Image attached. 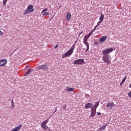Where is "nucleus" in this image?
Returning a JSON list of instances; mask_svg holds the SVG:
<instances>
[{
    "mask_svg": "<svg viewBox=\"0 0 131 131\" xmlns=\"http://www.w3.org/2000/svg\"><path fill=\"white\" fill-rule=\"evenodd\" d=\"M58 47H59V45H56L55 46L54 48H55V49H57V48H58Z\"/></svg>",
    "mask_w": 131,
    "mask_h": 131,
    "instance_id": "nucleus-34",
    "label": "nucleus"
},
{
    "mask_svg": "<svg viewBox=\"0 0 131 131\" xmlns=\"http://www.w3.org/2000/svg\"><path fill=\"white\" fill-rule=\"evenodd\" d=\"M72 52L69 50L64 54L62 55V58H66V57H69L70 56H71V55H72Z\"/></svg>",
    "mask_w": 131,
    "mask_h": 131,
    "instance_id": "nucleus-8",
    "label": "nucleus"
},
{
    "mask_svg": "<svg viewBox=\"0 0 131 131\" xmlns=\"http://www.w3.org/2000/svg\"><path fill=\"white\" fill-rule=\"evenodd\" d=\"M98 43H99L98 41H96L94 42V45H98Z\"/></svg>",
    "mask_w": 131,
    "mask_h": 131,
    "instance_id": "nucleus-31",
    "label": "nucleus"
},
{
    "mask_svg": "<svg viewBox=\"0 0 131 131\" xmlns=\"http://www.w3.org/2000/svg\"><path fill=\"white\" fill-rule=\"evenodd\" d=\"M96 103V104L94 105V107H93V108L94 109H96L98 107V106H99V104H100V101H97Z\"/></svg>",
    "mask_w": 131,
    "mask_h": 131,
    "instance_id": "nucleus-16",
    "label": "nucleus"
},
{
    "mask_svg": "<svg viewBox=\"0 0 131 131\" xmlns=\"http://www.w3.org/2000/svg\"><path fill=\"white\" fill-rule=\"evenodd\" d=\"M106 127H107V124H105L103 126L100 127L97 131H102V130H104V129H105V128H106Z\"/></svg>",
    "mask_w": 131,
    "mask_h": 131,
    "instance_id": "nucleus-14",
    "label": "nucleus"
},
{
    "mask_svg": "<svg viewBox=\"0 0 131 131\" xmlns=\"http://www.w3.org/2000/svg\"><path fill=\"white\" fill-rule=\"evenodd\" d=\"M84 64V59H78L74 61V65H81Z\"/></svg>",
    "mask_w": 131,
    "mask_h": 131,
    "instance_id": "nucleus-4",
    "label": "nucleus"
},
{
    "mask_svg": "<svg viewBox=\"0 0 131 131\" xmlns=\"http://www.w3.org/2000/svg\"><path fill=\"white\" fill-rule=\"evenodd\" d=\"M34 11V9H33V5H30L28 6L26 9L25 13H24V16L25 15H27V14H30V13H32Z\"/></svg>",
    "mask_w": 131,
    "mask_h": 131,
    "instance_id": "nucleus-1",
    "label": "nucleus"
},
{
    "mask_svg": "<svg viewBox=\"0 0 131 131\" xmlns=\"http://www.w3.org/2000/svg\"><path fill=\"white\" fill-rule=\"evenodd\" d=\"M48 122H49V119L44 121L42 123H41V125H46L48 124Z\"/></svg>",
    "mask_w": 131,
    "mask_h": 131,
    "instance_id": "nucleus-21",
    "label": "nucleus"
},
{
    "mask_svg": "<svg viewBox=\"0 0 131 131\" xmlns=\"http://www.w3.org/2000/svg\"><path fill=\"white\" fill-rule=\"evenodd\" d=\"M50 15V13L49 12H44L43 14H42V16H47Z\"/></svg>",
    "mask_w": 131,
    "mask_h": 131,
    "instance_id": "nucleus-24",
    "label": "nucleus"
},
{
    "mask_svg": "<svg viewBox=\"0 0 131 131\" xmlns=\"http://www.w3.org/2000/svg\"><path fill=\"white\" fill-rule=\"evenodd\" d=\"M96 112H97V110L96 108L91 109V114L90 117H94L96 115Z\"/></svg>",
    "mask_w": 131,
    "mask_h": 131,
    "instance_id": "nucleus-9",
    "label": "nucleus"
},
{
    "mask_svg": "<svg viewBox=\"0 0 131 131\" xmlns=\"http://www.w3.org/2000/svg\"><path fill=\"white\" fill-rule=\"evenodd\" d=\"M48 68H49V67H48V66H47V65L43 64V65L39 66L37 67V70H45L46 71H47V70H48Z\"/></svg>",
    "mask_w": 131,
    "mask_h": 131,
    "instance_id": "nucleus-6",
    "label": "nucleus"
},
{
    "mask_svg": "<svg viewBox=\"0 0 131 131\" xmlns=\"http://www.w3.org/2000/svg\"><path fill=\"white\" fill-rule=\"evenodd\" d=\"M74 49H75V43H74L73 45V46L71 47V48L69 50L71 51L72 53H73V51L74 50Z\"/></svg>",
    "mask_w": 131,
    "mask_h": 131,
    "instance_id": "nucleus-17",
    "label": "nucleus"
},
{
    "mask_svg": "<svg viewBox=\"0 0 131 131\" xmlns=\"http://www.w3.org/2000/svg\"><path fill=\"white\" fill-rule=\"evenodd\" d=\"M6 64H7L6 59H2L0 60V66L4 67V66H5Z\"/></svg>",
    "mask_w": 131,
    "mask_h": 131,
    "instance_id": "nucleus-10",
    "label": "nucleus"
},
{
    "mask_svg": "<svg viewBox=\"0 0 131 131\" xmlns=\"http://www.w3.org/2000/svg\"><path fill=\"white\" fill-rule=\"evenodd\" d=\"M91 107H93V104L91 103H88L85 105V109H89L91 108Z\"/></svg>",
    "mask_w": 131,
    "mask_h": 131,
    "instance_id": "nucleus-13",
    "label": "nucleus"
},
{
    "mask_svg": "<svg viewBox=\"0 0 131 131\" xmlns=\"http://www.w3.org/2000/svg\"><path fill=\"white\" fill-rule=\"evenodd\" d=\"M92 34H93V32L91 31L88 35L85 36H88V37L89 38V37L91 36V35H92Z\"/></svg>",
    "mask_w": 131,
    "mask_h": 131,
    "instance_id": "nucleus-23",
    "label": "nucleus"
},
{
    "mask_svg": "<svg viewBox=\"0 0 131 131\" xmlns=\"http://www.w3.org/2000/svg\"><path fill=\"white\" fill-rule=\"evenodd\" d=\"M70 18H71V14L68 13L67 15V21H69L70 20Z\"/></svg>",
    "mask_w": 131,
    "mask_h": 131,
    "instance_id": "nucleus-18",
    "label": "nucleus"
},
{
    "mask_svg": "<svg viewBox=\"0 0 131 131\" xmlns=\"http://www.w3.org/2000/svg\"><path fill=\"white\" fill-rule=\"evenodd\" d=\"M82 32H81V33H80V34H82Z\"/></svg>",
    "mask_w": 131,
    "mask_h": 131,
    "instance_id": "nucleus-38",
    "label": "nucleus"
},
{
    "mask_svg": "<svg viewBox=\"0 0 131 131\" xmlns=\"http://www.w3.org/2000/svg\"><path fill=\"white\" fill-rule=\"evenodd\" d=\"M115 106V104H114V103L109 102L106 104V107H107L108 109H110V110H111V109H112V108Z\"/></svg>",
    "mask_w": 131,
    "mask_h": 131,
    "instance_id": "nucleus-7",
    "label": "nucleus"
},
{
    "mask_svg": "<svg viewBox=\"0 0 131 131\" xmlns=\"http://www.w3.org/2000/svg\"><path fill=\"white\" fill-rule=\"evenodd\" d=\"M55 112H57V108H55V111L54 112V113H55Z\"/></svg>",
    "mask_w": 131,
    "mask_h": 131,
    "instance_id": "nucleus-35",
    "label": "nucleus"
},
{
    "mask_svg": "<svg viewBox=\"0 0 131 131\" xmlns=\"http://www.w3.org/2000/svg\"><path fill=\"white\" fill-rule=\"evenodd\" d=\"M125 80H126V76H125V77L123 78V79H122V82L120 83V85L122 86V84H123V83H124Z\"/></svg>",
    "mask_w": 131,
    "mask_h": 131,
    "instance_id": "nucleus-19",
    "label": "nucleus"
},
{
    "mask_svg": "<svg viewBox=\"0 0 131 131\" xmlns=\"http://www.w3.org/2000/svg\"><path fill=\"white\" fill-rule=\"evenodd\" d=\"M101 23H102V21H101V20H99L98 23L97 25H96L95 26H96L97 27H98V26H99L100 25V24H101Z\"/></svg>",
    "mask_w": 131,
    "mask_h": 131,
    "instance_id": "nucleus-27",
    "label": "nucleus"
},
{
    "mask_svg": "<svg viewBox=\"0 0 131 131\" xmlns=\"http://www.w3.org/2000/svg\"><path fill=\"white\" fill-rule=\"evenodd\" d=\"M47 11H48V8L44 9L42 10L41 13V14H42L43 13L47 12Z\"/></svg>",
    "mask_w": 131,
    "mask_h": 131,
    "instance_id": "nucleus-25",
    "label": "nucleus"
},
{
    "mask_svg": "<svg viewBox=\"0 0 131 131\" xmlns=\"http://www.w3.org/2000/svg\"><path fill=\"white\" fill-rule=\"evenodd\" d=\"M88 39H89V38L86 36L84 37L83 42L85 46L86 47V49L85 50V52H88L89 50H90V45L89 44V42H88Z\"/></svg>",
    "mask_w": 131,
    "mask_h": 131,
    "instance_id": "nucleus-5",
    "label": "nucleus"
},
{
    "mask_svg": "<svg viewBox=\"0 0 131 131\" xmlns=\"http://www.w3.org/2000/svg\"><path fill=\"white\" fill-rule=\"evenodd\" d=\"M99 20L101 22H103V20H104V14H101L100 17H99Z\"/></svg>",
    "mask_w": 131,
    "mask_h": 131,
    "instance_id": "nucleus-20",
    "label": "nucleus"
},
{
    "mask_svg": "<svg viewBox=\"0 0 131 131\" xmlns=\"http://www.w3.org/2000/svg\"><path fill=\"white\" fill-rule=\"evenodd\" d=\"M114 50V49L112 48H110L106 50H104L102 51V55H103V56H109V54H110V53H112Z\"/></svg>",
    "mask_w": 131,
    "mask_h": 131,
    "instance_id": "nucleus-2",
    "label": "nucleus"
},
{
    "mask_svg": "<svg viewBox=\"0 0 131 131\" xmlns=\"http://www.w3.org/2000/svg\"><path fill=\"white\" fill-rule=\"evenodd\" d=\"M66 91V92H73V91H74V88L67 87Z\"/></svg>",
    "mask_w": 131,
    "mask_h": 131,
    "instance_id": "nucleus-15",
    "label": "nucleus"
},
{
    "mask_svg": "<svg viewBox=\"0 0 131 131\" xmlns=\"http://www.w3.org/2000/svg\"><path fill=\"white\" fill-rule=\"evenodd\" d=\"M97 115H101V113L100 112L97 113Z\"/></svg>",
    "mask_w": 131,
    "mask_h": 131,
    "instance_id": "nucleus-36",
    "label": "nucleus"
},
{
    "mask_svg": "<svg viewBox=\"0 0 131 131\" xmlns=\"http://www.w3.org/2000/svg\"><path fill=\"white\" fill-rule=\"evenodd\" d=\"M7 2H8V0H4L3 1V4L4 5V6H6V4H7Z\"/></svg>",
    "mask_w": 131,
    "mask_h": 131,
    "instance_id": "nucleus-26",
    "label": "nucleus"
},
{
    "mask_svg": "<svg viewBox=\"0 0 131 131\" xmlns=\"http://www.w3.org/2000/svg\"><path fill=\"white\" fill-rule=\"evenodd\" d=\"M3 34H4V33L0 30V35H3Z\"/></svg>",
    "mask_w": 131,
    "mask_h": 131,
    "instance_id": "nucleus-30",
    "label": "nucleus"
},
{
    "mask_svg": "<svg viewBox=\"0 0 131 131\" xmlns=\"http://www.w3.org/2000/svg\"><path fill=\"white\" fill-rule=\"evenodd\" d=\"M106 39H107V36H104L101 37L100 38H99V41L100 42H104V41H105V40H106Z\"/></svg>",
    "mask_w": 131,
    "mask_h": 131,
    "instance_id": "nucleus-12",
    "label": "nucleus"
},
{
    "mask_svg": "<svg viewBox=\"0 0 131 131\" xmlns=\"http://www.w3.org/2000/svg\"><path fill=\"white\" fill-rule=\"evenodd\" d=\"M102 61H103L104 63L109 64V63L111 62V58H110V55L103 56Z\"/></svg>",
    "mask_w": 131,
    "mask_h": 131,
    "instance_id": "nucleus-3",
    "label": "nucleus"
},
{
    "mask_svg": "<svg viewBox=\"0 0 131 131\" xmlns=\"http://www.w3.org/2000/svg\"><path fill=\"white\" fill-rule=\"evenodd\" d=\"M96 29H97V27L96 26H95L94 27V30H92L91 31L94 32V31H95V30H96Z\"/></svg>",
    "mask_w": 131,
    "mask_h": 131,
    "instance_id": "nucleus-29",
    "label": "nucleus"
},
{
    "mask_svg": "<svg viewBox=\"0 0 131 131\" xmlns=\"http://www.w3.org/2000/svg\"><path fill=\"white\" fill-rule=\"evenodd\" d=\"M32 71H33V69H28L26 73L25 74L24 76H27V75H29V74H30V73H32Z\"/></svg>",
    "mask_w": 131,
    "mask_h": 131,
    "instance_id": "nucleus-11",
    "label": "nucleus"
},
{
    "mask_svg": "<svg viewBox=\"0 0 131 131\" xmlns=\"http://www.w3.org/2000/svg\"><path fill=\"white\" fill-rule=\"evenodd\" d=\"M28 67H29V66H26V68H28Z\"/></svg>",
    "mask_w": 131,
    "mask_h": 131,
    "instance_id": "nucleus-37",
    "label": "nucleus"
},
{
    "mask_svg": "<svg viewBox=\"0 0 131 131\" xmlns=\"http://www.w3.org/2000/svg\"><path fill=\"white\" fill-rule=\"evenodd\" d=\"M62 109L65 110V109H66V105H63V107H62Z\"/></svg>",
    "mask_w": 131,
    "mask_h": 131,
    "instance_id": "nucleus-32",
    "label": "nucleus"
},
{
    "mask_svg": "<svg viewBox=\"0 0 131 131\" xmlns=\"http://www.w3.org/2000/svg\"><path fill=\"white\" fill-rule=\"evenodd\" d=\"M41 126L43 128V129H49V127L46 125H41Z\"/></svg>",
    "mask_w": 131,
    "mask_h": 131,
    "instance_id": "nucleus-22",
    "label": "nucleus"
},
{
    "mask_svg": "<svg viewBox=\"0 0 131 131\" xmlns=\"http://www.w3.org/2000/svg\"><path fill=\"white\" fill-rule=\"evenodd\" d=\"M11 105L12 106H14V101L13 100L11 101Z\"/></svg>",
    "mask_w": 131,
    "mask_h": 131,
    "instance_id": "nucleus-33",
    "label": "nucleus"
},
{
    "mask_svg": "<svg viewBox=\"0 0 131 131\" xmlns=\"http://www.w3.org/2000/svg\"><path fill=\"white\" fill-rule=\"evenodd\" d=\"M128 96L129 98H131V91L128 93Z\"/></svg>",
    "mask_w": 131,
    "mask_h": 131,
    "instance_id": "nucleus-28",
    "label": "nucleus"
}]
</instances>
